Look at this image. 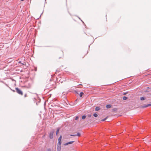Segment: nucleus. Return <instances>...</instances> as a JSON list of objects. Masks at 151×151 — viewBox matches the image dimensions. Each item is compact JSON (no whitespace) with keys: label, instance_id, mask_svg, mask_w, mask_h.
Returning a JSON list of instances; mask_svg holds the SVG:
<instances>
[{"label":"nucleus","instance_id":"obj_1","mask_svg":"<svg viewBox=\"0 0 151 151\" xmlns=\"http://www.w3.org/2000/svg\"><path fill=\"white\" fill-rule=\"evenodd\" d=\"M15 89L16 90V91L17 92L21 95H23V93L22 90H20L19 89L17 88H15Z\"/></svg>","mask_w":151,"mask_h":151},{"label":"nucleus","instance_id":"obj_2","mask_svg":"<svg viewBox=\"0 0 151 151\" xmlns=\"http://www.w3.org/2000/svg\"><path fill=\"white\" fill-rule=\"evenodd\" d=\"M62 137V136L61 135L58 139V145H61V142H61Z\"/></svg>","mask_w":151,"mask_h":151},{"label":"nucleus","instance_id":"obj_3","mask_svg":"<svg viewBox=\"0 0 151 151\" xmlns=\"http://www.w3.org/2000/svg\"><path fill=\"white\" fill-rule=\"evenodd\" d=\"M53 132H50L49 134V137L50 139H52L53 137Z\"/></svg>","mask_w":151,"mask_h":151},{"label":"nucleus","instance_id":"obj_4","mask_svg":"<svg viewBox=\"0 0 151 151\" xmlns=\"http://www.w3.org/2000/svg\"><path fill=\"white\" fill-rule=\"evenodd\" d=\"M61 148V145H57V149L58 151H60Z\"/></svg>","mask_w":151,"mask_h":151},{"label":"nucleus","instance_id":"obj_5","mask_svg":"<svg viewBox=\"0 0 151 151\" xmlns=\"http://www.w3.org/2000/svg\"><path fill=\"white\" fill-rule=\"evenodd\" d=\"M81 135V134L79 133H78L77 134H74V135H70L71 136H78V137H80Z\"/></svg>","mask_w":151,"mask_h":151},{"label":"nucleus","instance_id":"obj_6","mask_svg":"<svg viewBox=\"0 0 151 151\" xmlns=\"http://www.w3.org/2000/svg\"><path fill=\"white\" fill-rule=\"evenodd\" d=\"M74 142V141L68 142L64 144V145H66L69 144H72Z\"/></svg>","mask_w":151,"mask_h":151},{"label":"nucleus","instance_id":"obj_7","mask_svg":"<svg viewBox=\"0 0 151 151\" xmlns=\"http://www.w3.org/2000/svg\"><path fill=\"white\" fill-rule=\"evenodd\" d=\"M151 106V104H148L147 105L144 106H143L142 107L143 108H145V107H147L148 106Z\"/></svg>","mask_w":151,"mask_h":151},{"label":"nucleus","instance_id":"obj_8","mask_svg":"<svg viewBox=\"0 0 151 151\" xmlns=\"http://www.w3.org/2000/svg\"><path fill=\"white\" fill-rule=\"evenodd\" d=\"M111 105L110 104L107 105L106 106V107L107 108H111Z\"/></svg>","mask_w":151,"mask_h":151},{"label":"nucleus","instance_id":"obj_9","mask_svg":"<svg viewBox=\"0 0 151 151\" xmlns=\"http://www.w3.org/2000/svg\"><path fill=\"white\" fill-rule=\"evenodd\" d=\"M84 93L83 92H81L80 93V97H81L83 95Z\"/></svg>","mask_w":151,"mask_h":151},{"label":"nucleus","instance_id":"obj_10","mask_svg":"<svg viewBox=\"0 0 151 151\" xmlns=\"http://www.w3.org/2000/svg\"><path fill=\"white\" fill-rule=\"evenodd\" d=\"M59 129H60L59 128H57V131H56V134L57 135L58 134V133L59 132Z\"/></svg>","mask_w":151,"mask_h":151},{"label":"nucleus","instance_id":"obj_11","mask_svg":"<svg viewBox=\"0 0 151 151\" xmlns=\"http://www.w3.org/2000/svg\"><path fill=\"white\" fill-rule=\"evenodd\" d=\"M63 52H61V56L60 57H59V58H62L63 56Z\"/></svg>","mask_w":151,"mask_h":151},{"label":"nucleus","instance_id":"obj_12","mask_svg":"<svg viewBox=\"0 0 151 151\" xmlns=\"http://www.w3.org/2000/svg\"><path fill=\"white\" fill-rule=\"evenodd\" d=\"M100 109V108L99 107H97L95 108V110L96 111H98Z\"/></svg>","mask_w":151,"mask_h":151},{"label":"nucleus","instance_id":"obj_13","mask_svg":"<svg viewBox=\"0 0 151 151\" xmlns=\"http://www.w3.org/2000/svg\"><path fill=\"white\" fill-rule=\"evenodd\" d=\"M123 100H126L127 99V97L126 96H124L123 98Z\"/></svg>","mask_w":151,"mask_h":151},{"label":"nucleus","instance_id":"obj_14","mask_svg":"<svg viewBox=\"0 0 151 151\" xmlns=\"http://www.w3.org/2000/svg\"><path fill=\"white\" fill-rule=\"evenodd\" d=\"M93 115L94 116H95V117H97L98 116V115L97 114H96V113H95V114H93Z\"/></svg>","mask_w":151,"mask_h":151},{"label":"nucleus","instance_id":"obj_15","mask_svg":"<svg viewBox=\"0 0 151 151\" xmlns=\"http://www.w3.org/2000/svg\"><path fill=\"white\" fill-rule=\"evenodd\" d=\"M86 118V116H85L83 115L82 116V119H85Z\"/></svg>","mask_w":151,"mask_h":151},{"label":"nucleus","instance_id":"obj_16","mask_svg":"<svg viewBox=\"0 0 151 151\" xmlns=\"http://www.w3.org/2000/svg\"><path fill=\"white\" fill-rule=\"evenodd\" d=\"M140 100L142 101L144 100H145V98L144 97H141Z\"/></svg>","mask_w":151,"mask_h":151},{"label":"nucleus","instance_id":"obj_17","mask_svg":"<svg viewBox=\"0 0 151 151\" xmlns=\"http://www.w3.org/2000/svg\"><path fill=\"white\" fill-rule=\"evenodd\" d=\"M27 96V94H25L24 95V97H26Z\"/></svg>","mask_w":151,"mask_h":151},{"label":"nucleus","instance_id":"obj_18","mask_svg":"<svg viewBox=\"0 0 151 151\" xmlns=\"http://www.w3.org/2000/svg\"><path fill=\"white\" fill-rule=\"evenodd\" d=\"M78 116H76V118L75 119H76V120H77V119H78Z\"/></svg>","mask_w":151,"mask_h":151},{"label":"nucleus","instance_id":"obj_19","mask_svg":"<svg viewBox=\"0 0 151 151\" xmlns=\"http://www.w3.org/2000/svg\"><path fill=\"white\" fill-rule=\"evenodd\" d=\"M106 119V118H105L104 119H103L102 120V121H105V120Z\"/></svg>","mask_w":151,"mask_h":151},{"label":"nucleus","instance_id":"obj_20","mask_svg":"<svg viewBox=\"0 0 151 151\" xmlns=\"http://www.w3.org/2000/svg\"><path fill=\"white\" fill-rule=\"evenodd\" d=\"M88 116L89 117H91V115H88Z\"/></svg>","mask_w":151,"mask_h":151},{"label":"nucleus","instance_id":"obj_21","mask_svg":"<svg viewBox=\"0 0 151 151\" xmlns=\"http://www.w3.org/2000/svg\"><path fill=\"white\" fill-rule=\"evenodd\" d=\"M47 151H51V150L50 149H48Z\"/></svg>","mask_w":151,"mask_h":151},{"label":"nucleus","instance_id":"obj_22","mask_svg":"<svg viewBox=\"0 0 151 151\" xmlns=\"http://www.w3.org/2000/svg\"><path fill=\"white\" fill-rule=\"evenodd\" d=\"M24 0H21V1H23Z\"/></svg>","mask_w":151,"mask_h":151},{"label":"nucleus","instance_id":"obj_23","mask_svg":"<svg viewBox=\"0 0 151 151\" xmlns=\"http://www.w3.org/2000/svg\"><path fill=\"white\" fill-rule=\"evenodd\" d=\"M124 95H125V94H126V93H124Z\"/></svg>","mask_w":151,"mask_h":151}]
</instances>
